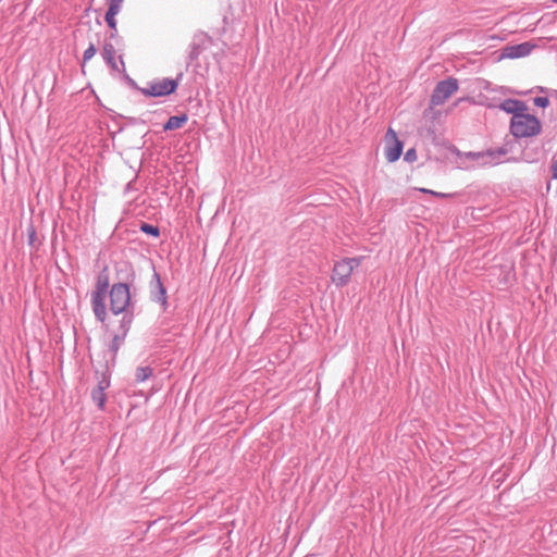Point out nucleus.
I'll return each mask as SVG.
<instances>
[{"label":"nucleus","instance_id":"f257e3e1","mask_svg":"<svg viewBox=\"0 0 557 557\" xmlns=\"http://www.w3.org/2000/svg\"><path fill=\"white\" fill-rule=\"evenodd\" d=\"M120 272L125 273L122 277L124 281L112 284L109 290L110 311L114 315L122 314L124 311L133 308L131 285L135 282L136 273L129 264H124V270L121 269ZM119 278H121V276H119Z\"/></svg>","mask_w":557,"mask_h":557},{"label":"nucleus","instance_id":"f03ea898","mask_svg":"<svg viewBox=\"0 0 557 557\" xmlns=\"http://www.w3.org/2000/svg\"><path fill=\"white\" fill-rule=\"evenodd\" d=\"M109 286H110V277H109L108 268L106 267L99 272V274L97 276V281H96L95 290H92V293H91L92 312L95 314L96 320L100 323H104L108 318L104 299H106Z\"/></svg>","mask_w":557,"mask_h":557},{"label":"nucleus","instance_id":"7ed1b4c3","mask_svg":"<svg viewBox=\"0 0 557 557\" xmlns=\"http://www.w3.org/2000/svg\"><path fill=\"white\" fill-rule=\"evenodd\" d=\"M509 129L515 138H528L539 135L542 131V124L535 115L525 111L522 114L511 116Z\"/></svg>","mask_w":557,"mask_h":557},{"label":"nucleus","instance_id":"20e7f679","mask_svg":"<svg viewBox=\"0 0 557 557\" xmlns=\"http://www.w3.org/2000/svg\"><path fill=\"white\" fill-rule=\"evenodd\" d=\"M183 73H178L175 78H162L154 79L147 83V86L144 88H138V91L145 97L158 98V97H166L174 94L180 83L183 79Z\"/></svg>","mask_w":557,"mask_h":557},{"label":"nucleus","instance_id":"39448f33","mask_svg":"<svg viewBox=\"0 0 557 557\" xmlns=\"http://www.w3.org/2000/svg\"><path fill=\"white\" fill-rule=\"evenodd\" d=\"M509 152L506 146L496 149H486L483 151H468L462 154L463 158L475 162L478 166H495L504 162V157Z\"/></svg>","mask_w":557,"mask_h":557},{"label":"nucleus","instance_id":"423d86ee","mask_svg":"<svg viewBox=\"0 0 557 557\" xmlns=\"http://www.w3.org/2000/svg\"><path fill=\"white\" fill-rule=\"evenodd\" d=\"M213 42V39L206 34L205 32H197L194 34L193 39L188 47V55L186 65H195L198 66V58L199 55L207 50Z\"/></svg>","mask_w":557,"mask_h":557},{"label":"nucleus","instance_id":"0eeeda50","mask_svg":"<svg viewBox=\"0 0 557 557\" xmlns=\"http://www.w3.org/2000/svg\"><path fill=\"white\" fill-rule=\"evenodd\" d=\"M360 260L357 258H345L334 264L332 281L337 287H344L348 284L355 267H358Z\"/></svg>","mask_w":557,"mask_h":557},{"label":"nucleus","instance_id":"6e6552de","mask_svg":"<svg viewBox=\"0 0 557 557\" xmlns=\"http://www.w3.org/2000/svg\"><path fill=\"white\" fill-rule=\"evenodd\" d=\"M458 89V81L454 77L440 81L431 95V104H443Z\"/></svg>","mask_w":557,"mask_h":557},{"label":"nucleus","instance_id":"1a4fd4ad","mask_svg":"<svg viewBox=\"0 0 557 557\" xmlns=\"http://www.w3.org/2000/svg\"><path fill=\"white\" fill-rule=\"evenodd\" d=\"M149 295L153 302L160 304L162 311L165 312L169 307L168 294L160 274L153 270L152 278L149 283Z\"/></svg>","mask_w":557,"mask_h":557},{"label":"nucleus","instance_id":"9d476101","mask_svg":"<svg viewBox=\"0 0 557 557\" xmlns=\"http://www.w3.org/2000/svg\"><path fill=\"white\" fill-rule=\"evenodd\" d=\"M535 48V45L525 41L517 45L506 46L503 49L502 57L508 59H518L529 55L532 50Z\"/></svg>","mask_w":557,"mask_h":557},{"label":"nucleus","instance_id":"9b49d317","mask_svg":"<svg viewBox=\"0 0 557 557\" xmlns=\"http://www.w3.org/2000/svg\"><path fill=\"white\" fill-rule=\"evenodd\" d=\"M386 135L393 138V144L386 148L385 158L388 162H395L400 158L403 153L404 144L397 138V135L393 128L389 127Z\"/></svg>","mask_w":557,"mask_h":557},{"label":"nucleus","instance_id":"f8f14e48","mask_svg":"<svg viewBox=\"0 0 557 557\" xmlns=\"http://www.w3.org/2000/svg\"><path fill=\"white\" fill-rule=\"evenodd\" d=\"M499 109L516 116V114L524 113L528 110V106L522 100L508 98L500 102Z\"/></svg>","mask_w":557,"mask_h":557},{"label":"nucleus","instance_id":"ddd939ff","mask_svg":"<svg viewBox=\"0 0 557 557\" xmlns=\"http://www.w3.org/2000/svg\"><path fill=\"white\" fill-rule=\"evenodd\" d=\"M187 121H188V115L186 113H182L180 115H172L163 124V131L169 132V131H173V129H178V128L183 127Z\"/></svg>","mask_w":557,"mask_h":557},{"label":"nucleus","instance_id":"4468645a","mask_svg":"<svg viewBox=\"0 0 557 557\" xmlns=\"http://www.w3.org/2000/svg\"><path fill=\"white\" fill-rule=\"evenodd\" d=\"M133 320H134L133 311L132 310L124 311L123 317L120 321V325H119L116 334L126 337L129 332Z\"/></svg>","mask_w":557,"mask_h":557},{"label":"nucleus","instance_id":"2eb2a0df","mask_svg":"<svg viewBox=\"0 0 557 557\" xmlns=\"http://www.w3.org/2000/svg\"><path fill=\"white\" fill-rule=\"evenodd\" d=\"M116 15H117V13L106 12L104 21H106L108 27L110 28L109 38L115 40V44H119L121 38L117 36L116 20H115Z\"/></svg>","mask_w":557,"mask_h":557},{"label":"nucleus","instance_id":"dca6fc26","mask_svg":"<svg viewBox=\"0 0 557 557\" xmlns=\"http://www.w3.org/2000/svg\"><path fill=\"white\" fill-rule=\"evenodd\" d=\"M125 338L126 337L119 335V334H114L112 337V341L109 345V351L112 355V358H111L112 366L115 364L117 352H119L121 346L124 344Z\"/></svg>","mask_w":557,"mask_h":557},{"label":"nucleus","instance_id":"f3484780","mask_svg":"<svg viewBox=\"0 0 557 557\" xmlns=\"http://www.w3.org/2000/svg\"><path fill=\"white\" fill-rule=\"evenodd\" d=\"M153 374V369L149 366L138 367L135 372L136 382L141 383Z\"/></svg>","mask_w":557,"mask_h":557},{"label":"nucleus","instance_id":"a211bd4d","mask_svg":"<svg viewBox=\"0 0 557 557\" xmlns=\"http://www.w3.org/2000/svg\"><path fill=\"white\" fill-rule=\"evenodd\" d=\"M91 399L97 405V407L102 410L107 400L106 392L95 387L91 391Z\"/></svg>","mask_w":557,"mask_h":557},{"label":"nucleus","instance_id":"6ab92c4d","mask_svg":"<svg viewBox=\"0 0 557 557\" xmlns=\"http://www.w3.org/2000/svg\"><path fill=\"white\" fill-rule=\"evenodd\" d=\"M106 371H103L101 373V377L98 380V384H97V388H100L101 391H104L107 388L110 387V384H111V381H110V376H111V372H110V369H109V364L107 363L106 366Z\"/></svg>","mask_w":557,"mask_h":557},{"label":"nucleus","instance_id":"aec40b11","mask_svg":"<svg viewBox=\"0 0 557 557\" xmlns=\"http://www.w3.org/2000/svg\"><path fill=\"white\" fill-rule=\"evenodd\" d=\"M139 230L144 234L149 235V236L154 237V238L160 236V228L158 226H156V225H152V224H149V223H146V222H141V224L139 226Z\"/></svg>","mask_w":557,"mask_h":557},{"label":"nucleus","instance_id":"412c9836","mask_svg":"<svg viewBox=\"0 0 557 557\" xmlns=\"http://www.w3.org/2000/svg\"><path fill=\"white\" fill-rule=\"evenodd\" d=\"M116 50L114 44L111 41H106L102 49V57L104 59H112L115 57Z\"/></svg>","mask_w":557,"mask_h":557},{"label":"nucleus","instance_id":"4be33fe9","mask_svg":"<svg viewBox=\"0 0 557 557\" xmlns=\"http://www.w3.org/2000/svg\"><path fill=\"white\" fill-rule=\"evenodd\" d=\"M419 191H421L423 194L432 195L434 197L442 198V199H450V198L455 197V194L440 193V191H435V190H432L429 188H419Z\"/></svg>","mask_w":557,"mask_h":557},{"label":"nucleus","instance_id":"5701e85b","mask_svg":"<svg viewBox=\"0 0 557 557\" xmlns=\"http://www.w3.org/2000/svg\"><path fill=\"white\" fill-rule=\"evenodd\" d=\"M36 238H37L36 228L34 227V225H33V224H30V225L27 227V244H28L30 247H35Z\"/></svg>","mask_w":557,"mask_h":557},{"label":"nucleus","instance_id":"b1692460","mask_svg":"<svg viewBox=\"0 0 557 557\" xmlns=\"http://www.w3.org/2000/svg\"><path fill=\"white\" fill-rule=\"evenodd\" d=\"M97 52L96 46L94 44H89L88 48L83 53V65L89 61Z\"/></svg>","mask_w":557,"mask_h":557},{"label":"nucleus","instance_id":"393cba45","mask_svg":"<svg viewBox=\"0 0 557 557\" xmlns=\"http://www.w3.org/2000/svg\"><path fill=\"white\" fill-rule=\"evenodd\" d=\"M123 0H110L107 12L117 13L121 11Z\"/></svg>","mask_w":557,"mask_h":557},{"label":"nucleus","instance_id":"a878e982","mask_svg":"<svg viewBox=\"0 0 557 557\" xmlns=\"http://www.w3.org/2000/svg\"><path fill=\"white\" fill-rule=\"evenodd\" d=\"M533 103L539 108H547L549 106V99L547 97H535Z\"/></svg>","mask_w":557,"mask_h":557},{"label":"nucleus","instance_id":"bb28decb","mask_svg":"<svg viewBox=\"0 0 557 557\" xmlns=\"http://www.w3.org/2000/svg\"><path fill=\"white\" fill-rule=\"evenodd\" d=\"M404 160L407 162H413L417 160V151L414 148H410L405 152Z\"/></svg>","mask_w":557,"mask_h":557},{"label":"nucleus","instance_id":"cd10ccee","mask_svg":"<svg viewBox=\"0 0 557 557\" xmlns=\"http://www.w3.org/2000/svg\"><path fill=\"white\" fill-rule=\"evenodd\" d=\"M104 62L110 66L112 71H120L115 57L112 59H104Z\"/></svg>","mask_w":557,"mask_h":557},{"label":"nucleus","instance_id":"c85d7f7f","mask_svg":"<svg viewBox=\"0 0 557 557\" xmlns=\"http://www.w3.org/2000/svg\"><path fill=\"white\" fill-rule=\"evenodd\" d=\"M550 169H552V177L554 180H557V158L555 160H553Z\"/></svg>","mask_w":557,"mask_h":557},{"label":"nucleus","instance_id":"c756f323","mask_svg":"<svg viewBox=\"0 0 557 557\" xmlns=\"http://www.w3.org/2000/svg\"><path fill=\"white\" fill-rule=\"evenodd\" d=\"M126 79H127L128 85H129L132 88H134V89H136V90H138V88H140V87L137 85V83H136L133 78H131L128 75H126Z\"/></svg>","mask_w":557,"mask_h":557},{"label":"nucleus","instance_id":"7c9ffc66","mask_svg":"<svg viewBox=\"0 0 557 557\" xmlns=\"http://www.w3.org/2000/svg\"><path fill=\"white\" fill-rule=\"evenodd\" d=\"M119 59H120V63L122 65V71L125 72V63H124L122 55H120Z\"/></svg>","mask_w":557,"mask_h":557}]
</instances>
